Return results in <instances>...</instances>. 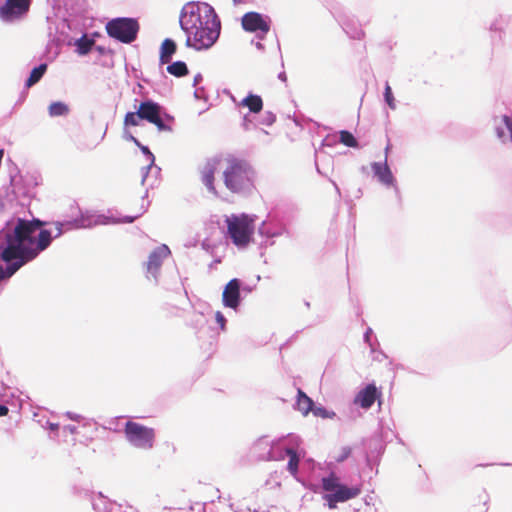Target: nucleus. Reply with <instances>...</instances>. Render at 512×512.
<instances>
[{
    "label": "nucleus",
    "mask_w": 512,
    "mask_h": 512,
    "mask_svg": "<svg viewBox=\"0 0 512 512\" xmlns=\"http://www.w3.org/2000/svg\"><path fill=\"white\" fill-rule=\"evenodd\" d=\"M44 224L39 219L6 221V228L0 229V281L11 278L45 251L53 239L66 233L60 221L53 223L54 235L48 229H41Z\"/></svg>",
    "instance_id": "obj_1"
},
{
    "label": "nucleus",
    "mask_w": 512,
    "mask_h": 512,
    "mask_svg": "<svg viewBox=\"0 0 512 512\" xmlns=\"http://www.w3.org/2000/svg\"><path fill=\"white\" fill-rule=\"evenodd\" d=\"M179 26L186 38L185 46L197 52L212 48L221 34L218 14L204 1L185 3L180 10Z\"/></svg>",
    "instance_id": "obj_2"
},
{
    "label": "nucleus",
    "mask_w": 512,
    "mask_h": 512,
    "mask_svg": "<svg viewBox=\"0 0 512 512\" xmlns=\"http://www.w3.org/2000/svg\"><path fill=\"white\" fill-rule=\"evenodd\" d=\"M10 183L0 190V222L6 228L7 220L21 218L19 216L30 205L35 196L37 182L31 175H21L17 166L9 170Z\"/></svg>",
    "instance_id": "obj_3"
},
{
    "label": "nucleus",
    "mask_w": 512,
    "mask_h": 512,
    "mask_svg": "<svg viewBox=\"0 0 512 512\" xmlns=\"http://www.w3.org/2000/svg\"><path fill=\"white\" fill-rule=\"evenodd\" d=\"M222 179L225 188L240 196H249L256 189L257 173L253 165L246 159L228 154L225 158Z\"/></svg>",
    "instance_id": "obj_4"
},
{
    "label": "nucleus",
    "mask_w": 512,
    "mask_h": 512,
    "mask_svg": "<svg viewBox=\"0 0 512 512\" xmlns=\"http://www.w3.org/2000/svg\"><path fill=\"white\" fill-rule=\"evenodd\" d=\"M321 485L322 489L327 492L323 498L327 501L330 509L336 508L337 503L346 502L361 493L358 486L349 487L341 484L334 470H331L328 476L322 478Z\"/></svg>",
    "instance_id": "obj_5"
},
{
    "label": "nucleus",
    "mask_w": 512,
    "mask_h": 512,
    "mask_svg": "<svg viewBox=\"0 0 512 512\" xmlns=\"http://www.w3.org/2000/svg\"><path fill=\"white\" fill-rule=\"evenodd\" d=\"M227 234L232 243L239 249H245L254 232L253 218L247 214L226 217Z\"/></svg>",
    "instance_id": "obj_6"
},
{
    "label": "nucleus",
    "mask_w": 512,
    "mask_h": 512,
    "mask_svg": "<svg viewBox=\"0 0 512 512\" xmlns=\"http://www.w3.org/2000/svg\"><path fill=\"white\" fill-rule=\"evenodd\" d=\"M107 35L123 44L134 42L140 30L139 22L133 17H116L105 26Z\"/></svg>",
    "instance_id": "obj_7"
},
{
    "label": "nucleus",
    "mask_w": 512,
    "mask_h": 512,
    "mask_svg": "<svg viewBox=\"0 0 512 512\" xmlns=\"http://www.w3.org/2000/svg\"><path fill=\"white\" fill-rule=\"evenodd\" d=\"M138 110L139 116H141L143 120L154 124L159 131H172V127L167 124L166 121L173 122L174 118L168 114L159 103L151 99H146L140 102Z\"/></svg>",
    "instance_id": "obj_8"
},
{
    "label": "nucleus",
    "mask_w": 512,
    "mask_h": 512,
    "mask_svg": "<svg viewBox=\"0 0 512 512\" xmlns=\"http://www.w3.org/2000/svg\"><path fill=\"white\" fill-rule=\"evenodd\" d=\"M125 438L137 449L149 450L154 446L155 430L138 422L127 421L124 427Z\"/></svg>",
    "instance_id": "obj_9"
},
{
    "label": "nucleus",
    "mask_w": 512,
    "mask_h": 512,
    "mask_svg": "<svg viewBox=\"0 0 512 512\" xmlns=\"http://www.w3.org/2000/svg\"><path fill=\"white\" fill-rule=\"evenodd\" d=\"M32 0H5L0 6V20L4 24H15L26 18Z\"/></svg>",
    "instance_id": "obj_10"
},
{
    "label": "nucleus",
    "mask_w": 512,
    "mask_h": 512,
    "mask_svg": "<svg viewBox=\"0 0 512 512\" xmlns=\"http://www.w3.org/2000/svg\"><path fill=\"white\" fill-rule=\"evenodd\" d=\"M371 169L380 184L387 188H393L396 201L400 206L402 204L401 191L397 184L396 178L394 177L390 167L387 164V157H385L383 162H373L371 164Z\"/></svg>",
    "instance_id": "obj_11"
},
{
    "label": "nucleus",
    "mask_w": 512,
    "mask_h": 512,
    "mask_svg": "<svg viewBox=\"0 0 512 512\" xmlns=\"http://www.w3.org/2000/svg\"><path fill=\"white\" fill-rule=\"evenodd\" d=\"M300 439L294 434H288L273 440L269 444V459L268 461H281L284 460L286 455L291 451L294 446H299Z\"/></svg>",
    "instance_id": "obj_12"
},
{
    "label": "nucleus",
    "mask_w": 512,
    "mask_h": 512,
    "mask_svg": "<svg viewBox=\"0 0 512 512\" xmlns=\"http://www.w3.org/2000/svg\"><path fill=\"white\" fill-rule=\"evenodd\" d=\"M242 28L247 32H258L256 37L263 40L270 30V18L258 12H247L242 17Z\"/></svg>",
    "instance_id": "obj_13"
},
{
    "label": "nucleus",
    "mask_w": 512,
    "mask_h": 512,
    "mask_svg": "<svg viewBox=\"0 0 512 512\" xmlns=\"http://www.w3.org/2000/svg\"><path fill=\"white\" fill-rule=\"evenodd\" d=\"M171 255V250L166 244H161L155 247L148 256L145 263L146 276L148 279H153L158 283L161 266L163 261Z\"/></svg>",
    "instance_id": "obj_14"
},
{
    "label": "nucleus",
    "mask_w": 512,
    "mask_h": 512,
    "mask_svg": "<svg viewBox=\"0 0 512 512\" xmlns=\"http://www.w3.org/2000/svg\"><path fill=\"white\" fill-rule=\"evenodd\" d=\"M258 233L267 239H271L282 235H289V230L286 224L278 218L275 213H270L267 219L259 226Z\"/></svg>",
    "instance_id": "obj_15"
},
{
    "label": "nucleus",
    "mask_w": 512,
    "mask_h": 512,
    "mask_svg": "<svg viewBox=\"0 0 512 512\" xmlns=\"http://www.w3.org/2000/svg\"><path fill=\"white\" fill-rule=\"evenodd\" d=\"M222 161L221 156H213L211 158H208L204 165L200 168V176H201V182L206 187V189L214 194L217 195V190L215 187V173L219 168V165Z\"/></svg>",
    "instance_id": "obj_16"
},
{
    "label": "nucleus",
    "mask_w": 512,
    "mask_h": 512,
    "mask_svg": "<svg viewBox=\"0 0 512 512\" xmlns=\"http://www.w3.org/2000/svg\"><path fill=\"white\" fill-rule=\"evenodd\" d=\"M242 281L238 278L231 279L224 287L222 303L224 307L237 310L241 304Z\"/></svg>",
    "instance_id": "obj_17"
},
{
    "label": "nucleus",
    "mask_w": 512,
    "mask_h": 512,
    "mask_svg": "<svg viewBox=\"0 0 512 512\" xmlns=\"http://www.w3.org/2000/svg\"><path fill=\"white\" fill-rule=\"evenodd\" d=\"M100 216H95L89 212H81L78 216L72 219H64L61 222V226L64 228L65 232H70L79 229L91 228L101 222L98 221Z\"/></svg>",
    "instance_id": "obj_18"
},
{
    "label": "nucleus",
    "mask_w": 512,
    "mask_h": 512,
    "mask_svg": "<svg viewBox=\"0 0 512 512\" xmlns=\"http://www.w3.org/2000/svg\"><path fill=\"white\" fill-rule=\"evenodd\" d=\"M92 506L95 512H131L134 509L127 504L112 501L101 493L93 499Z\"/></svg>",
    "instance_id": "obj_19"
},
{
    "label": "nucleus",
    "mask_w": 512,
    "mask_h": 512,
    "mask_svg": "<svg viewBox=\"0 0 512 512\" xmlns=\"http://www.w3.org/2000/svg\"><path fill=\"white\" fill-rule=\"evenodd\" d=\"M494 130L497 139L502 144L512 142V117L504 114L500 117H494Z\"/></svg>",
    "instance_id": "obj_20"
},
{
    "label": "nucleus",
    "mask_w": 512,
    "mask_h": 512,
    "mask_svg": "<svg viewBox=\"0 0 512 512\" xmlns=\"http://www.w3.org/2000/svg\"><path fill=\"white\" fill-rule=\"evenodd\" d=\"M381 392L378 390L374 383L367 384L365 388L360 390L355 397V403L359 404L364 409H369L373 406L375 401L380 397Z\"/></svg>",
    "instance_id": "obj_21"
},
{
    "label": "nucleus",
    "mask_w": 512,
    "mask_h": 512,
    "mask_svg": "<svg viewBox=\"0 0 512 512\" xmlns=\"http://www.w3.org/2000/svg\"><path fill=\"white\" fill-rule=\"evenodd\" d=\"M507 25L508 19L502 15H499L492 20L489 25V31L493 45H498L503 42Z\"/></svg>",
    "instance_id": "obj_22"
},
{
    "label": "nucleus",
    "mask_w": 512,
    "mask_h": 512,
    "mask_svg": "<svg viewBox=\"0 0 512 512\" xmlns=\"http://www.w3.org/2000/svg\"><path fill=\"white\" fill-rule=\"evenodd\" d=\"M269 444L270 439L268 436L259 437L251 447V455L258 461H268Z\"/></svg>",
    "instance_id": "obj_23"
},
{
    "label": "nucleus",
    "mask_w": 512,
    "mask_h": 512,
    "mask_svg": "<svg viewBox=\"0 0 512 512\" xmlns=\"http://www.w3.org/2000/svg\"><path fill=\"white\" fill-rule=\"evenodd\" d=\"M141 152L143 153V155L146 157V160L148 161V164L144 167H142L141 169V183L142 185H145L146 184V181L148 180V177H149V173L152 169H155L156 172L159 174L161 173V168L157 165H155V156L154 154L150 151L149 147L148 146H145V145H140L139 146Z\"/></svg>",
    "instance_id": "obj_24"
},
{
    "label": "nucleus",
    "mask_w": 512,
    "mask_h": 512,
    "mask_svg": "<svg viewBox=\"0 0 512 512\" xmlns=\"http://www.w3.org/2000/svg\"><path fill=\"white\" fill-rule=\"evenodd\" d=\"M176 50H177V44L173 39H171V38L164 39V41L162 42V44L160 46V57H159L160 64L170 63Z\"/></svg>",
    "instance_id": "obj_25"
},
{
    "label": "nucleus",
    "mask_w": 512,
    "mask_h": 512,
    "mask_svg": "<svg viewBox=\"0 0 512 512\" xmlns=\"http://www.w3.org/2000/svg\"><path fill=\"white\" fill-rule=\"evenodd\" d=\"M239 105L247 107L250 113L257 114L263 109V100L260 95L249 93Z\"/></svg>",
    "instance_id": "obj_26"
},
{
    "label": "nucleus",
    "mask_w": 512,
    "mask_h": 512,
    "mask_svg": "<svg viewBox=\"0 0 512 512\" xmlns=\"http://www.w3.org/2000/svg\"><path fill=\"white\" fill-rule=\"evenodd\" d=\"M47 68H48L47 63H41L38 66L34 67L31 70L29 77L27 78V80L25 82V87L30 88V87L34 86L35 84H37L42 79V77L45 75Z\"/></svg>",
    "instance_id": "obj_27"
},
{
    "label": "nucleus",
    "mask_w": 512,
    "mask_h": 512,
    "mask_svg": "<svg viewBox=\"0 0 512 512\" xmlns=\"http://www.w3.org/2000/svg\"><path fill=\"white\" fill-rule=\"evenodd\" d=\"M314 402L308 397L302 390L298 389L296 407L302 412L303 415H307L313 410Z\"/></svg>",
    "instance_id": "obj_28"
},
{
    "label": "nucleus",
    "mask_w": 512,
    "mask_h": 512,
    "mask_svg": "<svg viewBox=\"0 0 512 512\" xmlns=\"http://www.w3.org/2000/svg\"><path fill=\"white\" fill-rule=\"evenodd\" d=\"M69 112V106L62 101L52 102L48 107V114L52 118L67 116Z\"/></svg>",
    "instance_id": "obj_29"
},
{
    "label": "nucleus",
    "mask_w": 512,
    "mask_h": 512,
    "mask_svg": "<svg viewBox=\"0 0 512 512\" xmlns=\"http://www.w3.org/2000/svg\"><path fill=\"white\" fill-rule=\"evenodd\" d=\"M167 72L175 77H183L189 73L187 64L182 60H177L167 66Z\"/></svg>",
    "instance_id": "obj_30"
},
{
    "label": "nucleus",
    "mask_w": 512,
    "mask_h": 512,
    "mask_svg": "<svg viewBox=\"0 0 512 512\" xmlns=\"http://www.w3.org/2000/svg\"><path fill=\"white\" fill-rule=\"evenodd\" d=\"M298 446H294L291 451H288L289 453L286 455L289 457L288 464H287V470L290 472L291 475L295 476L298 473L299 463H300V456L297 452Z\"/></svg>",
    "instance_id": "obj_31"
},
{
    "label": "nucleus",
    "mask_w": 512,
    "mask_h": 512,
    "mask_svg": "<svg viewBox=\"0 0 512 512\" xmlns=\"http://www.w3.org/2000/svg\"><path fill=\"white\" fill-rule=\"evenodd\" d=\"M75 45L76 51L79 55H86L91 51L94 45V40L83 35L81 38L76 40Z\"/></svg>",
    "instance_id": "obj_32"
},
{
    "label": "nucleus",
    "mask_w": 512,
    "mask_h": 512,
    "mask_svg": "<svg viewBox=\"0 0 512 512\" xmlns=\"http://www.w3.org/2000/svg\"><path fill=\"white\" fill-rule=\"evenodd\" d=\"M339 142L350 148H357L359 146L355 136L348 130H341L339 132Z\"/></svg>",
    "instance_id": "obj_33"
},
{
    "label": "nucleus",
    "mask_w": 512,
    "mask_h": 512,
    "mask_svg": "<svg viewBox=\"0 0 512 512\" xmlns=\"http://www.w3.org/2000/svg\"><path fill=\"white\" fill-rule=\"evenodd\" d=\"M206 324L207 320L204 314L200 312H194L192 319L188 323V325L192 327L196 332H199Z\"/></svg>",
    "instance_id": "obj_34"
},
{
    "label": "nucleus",
    "mask_w": 512,
    "mask_h": 512,
    "mask_svg": "<svg viewBox=\"0 0 512 512\" xmlns=\"http://www.w3.org/2000/svg\"><path fill=\"white\" fill-rule=\"evenodd\" d=\"M343 30L352 39H358L359 40L364 35V32H363V30L360 27L355 26L353 24H350L348 22L343 24Z\"/></svg>",
    "instance_id": "obj_35"
},
{
    "label": "nucleus",
    "mask_w": 512,
    "mask_h": 512,
    "mask_svg": "<svg viewBox=\"0 0 512 512\" xmlns=\"http://www.w3.org/2000/svg\"><path fill=\"white\" fill-rule=\"evenodd\" d=\"M139 115L138 109L135 112H127L124 117V126H138L140 121L143 120Z\"/></svg>",
    "instance_id": "obj_36"
},
{
    "label": "nucleus",
    "mask_w": 512,
    "mask_h": 512,
    "mask_svg": "<svg viewBox=\"0 0 512 512\" xmlns=\"http://www.w3.org/2000/svg\"><path fill=\"white\" fill-rule=\"evenodd\" d=\"M352 449L349 446H343L340 449V452L336 455H334L333 461L329 463V466H331L334 463H342L344 462L350 455H351Z\"/></svg>",
    "instance_id": "obj_37"
},
{
    "label": "nucleus",
    "mask_w": 512,
    "mask_h": 512,
    "mask_svg": "<svg viewBox=\"0 0 512 512\" xmlns=\"http://www.w3.org/2000/svg\"><path fill=\"white\" fill-rule=\"evenodd\" d=\"M313 414L317 417H321L323 419H333L336 416V413L332 410H328L323 406L313 407Z\"/></svg>",
    "instance_id": "obj_38"
},
{
    "label": "nucleus",
    "mask_w": 512,
    "mask_h": 512,
    "mask_svg": "<svg viewBox=\"0 0 512 512\" xmlns=\"http://www.w3.org/2000/svg\"><path fill=\"white\" fill-rule=\"evenodd\" d=\"M384 100L386 104L389 106V108H391L392 110L396 109L395 98L393 96L392 89L388 83H386L384 89Z\"/></svg>",
    "instance_id": "obj_39"
},
{
    "label": "nucleus",
    "mask_w": 512,
    "mask_h": 512,
    "mask_svg": "<svg viewBox=\"0 0 512 512\" xmlns=\"http://www.w3.org/2000/svg\"><path fill=\"white\" fill-rule=\"evenodd\" d=\"M276 121V115L271 111H265V113L261 116L260 124L265 126H271Z\"/></svg>",
    "instance_id": "obj_40"
},
{
    "label": "nucleus",
    "mask_w": 512,
    "mask_h": 512,
    "mask_svg": "<svg viewBox=\"0 0 512 512\" xmlns=\"http://www.w3.org/2000/svg\"><path fill=\"white\" fill-rule=\"evenodd\" d=\"M242 127L244 130L248 131L256 127L255 123L253 122L252 118L249 114H246L242 118Z\"/></svg>",
    "instance_id": "obj_41"
},
{
    "label": "nucleus",
    "mask_w": 512,
    "mask_h": 512,
    "mask_svg": "<svg viewBox=\"0 0 512 512\" xmlns=\"http://www.w3.org/2000/svg\"><path fill=\"white\" fill-rule=\"evenodd\" d=\"M194 97L198 100H207L208 96L206 94L204 87H197L194 91Z\"/></svg>",
    "instance_id": "obj_42"
},
{
    "label": "nucleus",
    "mask_w": 512,
    "mask_h": 512,
    "mask_svg": "<svg viewBox=\"0 0 512 512\" xmlns=\"http://www.w3.org/2000/svg\"><path fill=\"white\" fill-rule=\"evenodd\" d=\"M215 320H216V322L219 324L220 329H221V330H225V327H226V318H225V316L223 315V313H222V312L217 311V312L215 313Z\"/></svg>",
    "instance_id": "obj_43"
},
{
    "label": "nucleus",
    "mask_w": 512,
    "mask_h": 512,
    "mask_svg": "<svg viewBox=\"0 0 512 512\" xmlns=\"http://www.w3.org/2000/svg\"><path fill=\"white\" fill-rule=\"evenodd\" d=\"M151 173L153 174L154 179L150 181V176H149V177H148V180L146 181V183L148 182V187H149V188H154V187H155V186H157V185H158V183H159V181H158V176L160 175V173L158 174V173L156 172V170H155V169H152V170L150 171L149 175H150Z\"/></svg>",
    "instance_id": "obj_44"
},
{
    "label": "nucleus",
    "mask_w": 512,
    "mask_h": 512,
    "mask_svg": "<svg viewBox=\"0 0 512 512\" xmlns=\"http://www.w3.org/2000/svg\"><path fill=\"white\" fill-rule=\"evenodd\" d=\"M146 211V208L142 210L141 213L134 216H123L118 220L119 223H133L139 216H141Z\"/></svg>",
    "instance_id": "obj_45"
},
{
    "label": "nucleus",
    "mask_w": 512,
    "mask_h": 512,
    "mask_svg": "<svg viewBox=\"0 0 512 512\" xmlns=\"http://www.w3.org/2000/svg\"><path fill=\"white\" fill-rule=\"evenodd\" d=\"M80 423H82L83 427H93L95 431L97 430V423L94 419L84 418L82 416V419H80Z\"/></svg>",
    "instance_id": "obj_46"
},
{
    "label": "nucleus",
    "mask_w": 512,
    "mask_h": 512,
    "mask_svg": "<svg viewBox=\"0 0 512 512\" xmlns=\"http://www.w3.org/2000/svg\"><path fill=\"white\" fill-rule=\"evenodd\" d=\"M371 335H372V329L371 328H368L365 333H364V341L371 347V349L373 350V344L371 343L370 339H371Z\"/></svg>",
    "instance_id": "obj_47"
},
{
    "label": "nucleus",
    "mask_w": 512,
    "mask_h": 512,
    "mask_svg": "<svg viewBox=\"0 0 512 512\" xmlns=\"http://www.w3.org/2000/svg\"><path fill=\"white\" fill-rule=\"evenodd\" d=\"M63 431L68 432L70 434H77L78 428L75 425H65V426H63Z\"/></svg>",
    "instance_id": "obj_48"
},
{
    "label": "nucleus",
    "mask_w": 512,
    "mask_h": 512,
    "mask_svg": "<svg viewBox=\"0 0 512 512\" xmlns=\"http://www.w3.org/2000/svg\"><path fill=\"white\" fill-rule=\"evenodd\" d=\"M65 415L70 419V420H73V421H77V422H80V419H82V416L79 415V414H76L74 412H66Z\"/></svg>",
    "instance_id": "obj_49"
},
{
    "label": "nucleus",
    "mask_w": 512,
    "mask_h": 512,
    "mask_svg": "<svg viewBox=\"0 0 512 512\" xmlns=\"http://www.w3.org/2000/svg\"><path fill=\"white\" fill-rule=\"evenodd\" d=\"M335 142H336V136L335 135L327 136L323 140V145L332 146Z\"/></svg>",
    "instance_id": "obj_50"
},
{
    "label": "nucleus",
    "mask_w": 512,
    "mask_h": 512,
    "mask_svg": "<svg viewBox=\"0 0 512 512\" xmlns=\"http://www.w3.org/2000/svg\"><path fill=\"white\" fill-rule=\"evenodd\" d=\"M45 428H48L50 431H57L59 429V424L46 421V424L44 425Z\"/></svg>",
    "instance_id": "obj_51"
},
{
    "label": "nucleus",
    "mask_w": 512,
    "mask_h": 512,
    "mask_svg": "<svg viewBox=\"0 0 512 512\" xmlns=\"http://www.w3.org/2000/svg\"><path fill=\"white\" fill-rule=\"evenodd\" d=\"M125 138L133 142L137 147L141 145L140 141L137 138H135L132 134H126Z\"/></svg>",
    "instance_id": "obj_52"
},
{
    "label": "nucleus",
    "mask_w": 512,
    "mask_h": 512,
    "mask_svg": "<svg viewBox=\"0 0 512 512\" xmlns=\"http://www.w3.org/2000/svg\"><path fill=\"white\" fill-rule=\"evenodd\" d=\"M202 80H203L202 74L201 73H197L194 76V79H193V86H197Z\"/></svg>",
    "instance_id": "obj_53"
},
{
    "label": "nucleus",
    "mask_w": 512,
    "mask_h": 512,
    "mask_svg": "<svg viewBox=\"0 0 512 512\" xmlns=\"http://www.w3.org/2000/svg\"><path fill=\"white\" fill-rule=\"evenodd\" d=\"M9 412L8 407L5 404H0V417L6 416Z\"/></svg>",
    "instance_id": "obj_54"
},
{
    "label": "nucleus",
    "mask_w": 512,
    "mask_h": 512,
    "mask_svg": "<svg viewBox=\"0 0 512 512\" xmlns=\"http://www.w3.org/2000/svg\"><path fill=\"white\" fill-rule=\"evenodd\" d=\"M96 50L100 55H104L108 52V50L103 46H96Z\"/></svg>",
    "instance_id": "obj_55"
},
{
    "label": "nucleus",
    "mask_w": 512,
    "mask_h": 512,
    "mask_svg": "<svg viewBox=\"0 0 512 512\" xmlns=\"http://www.w3.org/2000/svg\"><path fill=\"white\" fill-rule=\"evenodd\" d=\"M252 290H253V287H251L249 285L242 284L241 292L250 293V292H252Z\"/></svg>",
    "instance_id": "obj_56"
},
{
    "label": "nucleus",
    "mask_w": 512,
    "mask_h": 512,
    "mask_svg": "<svg viewBox=\"0 0 512 512\" xmlns=\"http://www.w3.org/2000/svg\"><path fill=\"white\" fill-rule=\"evenodd\" d=\"M278 79L282 82H286L287 81V75L284 71L280 72L278 74Z\"/></svg>",
    "instance_id": "obj_57"
},
{
    "label": "nucleus",
    "mask_w": 512,
    "mask_h": 512,
    "mask_svg": "<svg viewBox=\"0 0 512 512\" xmlns=\"http://www.w3.org/2000/svg\"><path fill=\"white\" fill-rule=\"evenodd\" d=\"M261 41H262V40H260V39H259V41L255 42L254 44H255V47H256L258 50H260V51H264V49H265V48H264V45L262 44V42H261Z\"/></svg>",
    "instance_id": "obj_58"
},
{
    "label": "nucleus",
    "mask_w": 512,
    "mask_h": 512,
    "mask_svg": "<svg viewBox=\"0 0 512 512\" xmlns=\"http://www.w3.org/2000/svg\"><path fill=\"white\" fill-rule=\"evenodd\" d=\"M3 156H4V150L0 149V164L2 163Z\"/></svg>",
    "instance_id": "obj_59"
},
{
    "label": "nucleus",
    "mask_w": 512,
    "mask_h": 512,
    "mask_svg": "<svg viewBox=\"0 0 512 512\" xmlns=\"http://www.w3.org/2000/svg\"><path fill=\"white\" fill-rule=\"evenodd\" d=\"M389 148H390V146H389V144H388V145L386 146V148H385V157H387V154H388Z\"/></svg>",
    "instance_id": "obj_60"
},
{
    "label": "nucleus",
    "mask_w": 512,
    "mask_h": 512,
    "mask_svg": "<svg viewBox=\"0 0 512 512\" xmlns=\"http://www.w3.org/2000/svg\"><path fill=\"white\" fill-rule=\"evenodd\" d=\"M273 244H274V242H273V241H270V242H268V240H267V241H265V245H266V246H268V245H269V246H271V245H273Z\"/></svg>",
    "instance_id": "obj_61"
},
{
    "label": "nucleus",
    "mask_w": 512,
    "mask_h": 512,
    "mask_svg": "<svg viewBox=\"0 0 512 512\" xmlns=\"http://www.w3.org/2000/svg\"><path fill=\"white\" fill-rule=\"evenodd\" d=\"M333 185H334V187H335L336 191H337L338 193H340V189H339V187L337 186V184L334 182V183H333Z\"/></svg>",
    "instance_id": "obj_62"
},
{
    "label": "nucleus",
    "mask_w": 512,
    "mask_h": 512,
    "mask_svg": "<svg viewBox=\"0 0 512 512\" xmlns=\"http://www.w3.org/2000/svg\"><path fill=\"white\" fill-rule=\"evenodd\" d=\"M219 262H220V260H215V261L213 262V264H210V267H213V265H216V263H219Z\"/></svg>",
    "instance_id": "obj_63"
},
{
    "label": "nucleus",
    "mask_w": 512,
    "mask_h": 512,
    "mask_svg": "<svg viewBox=\"0 0 512 512\" xmlns=\"http://www.w3.org/2000/svg\"><path fill=\"white\" fill-rule=\"evenodd\" d=\"M219 262H220V260H215V261L213 262V264H210V267H213V265H216V263H219Z\"/></svg>",
    "instance_id": "obj_64"
}]
</instances>
